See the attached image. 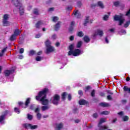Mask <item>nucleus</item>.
Here are the masks:
<instances>
[{
	"label": "nucleus",
	"mask_w": 130,
	"mask_h": 130,
	"mask_svg": "<svg viewBox=\"0 0 130 130\" xmlns=\"http://www.w3.org/2000/svg\"><path fill=\"white\" fill-rule=\"evenodd\" d=\"M48 91V89L47 88H45L42 91L39 92L38 96L36 97V100L41 101L43 105H48V103H49V101L46 99V93Z\"/></svg>",
	"instance_id": "obj_1"
},
{
	"label": "nucleus",
	"mask_w": 130,
	"mask_h": 130,
	"mask_svg": "<svg viewBox=\"0 0 130 130\" xmlns=\"http://www.w3.org/2000/svg\"><path fill=\"white\" fill-rule=\"evenodd\" d=\"M74 48H75V44H71L69 46L70 51L68 52L69 55H72L73 54V56H79L80 54L83 53L81 50L76 49L74 50Z\"/></svg>",
	"instance_id": "obj_2"
},
{
	"label": "nucleus",
	"mask_w": 130,
	"mask_h": 130,
	"mask_svg": "<svg viewBox=\"0 0 130 130\" xmlns=\"http://www.w3.org/2000/svg\"><path fill=\"white\" fill-rule=\"evenodd\" d=\"M13 3L15 7H17L20 15H23L24 14V7L22 5V1L21 0H14Z\"/></svg>",
	"instance_id": "obj_3"
},
{
	"label": "nucleus",
	"mask_w": 130,
	"mask_h": 130,
	"mask_svg": "<svg viewBox=\"0 0 130 130\" xmlns=\"http://www.w3.org/2000/svg\"><path fill=\"white\" fill-rule=\"evenodd\" d=\"M115 21H119V25L121 26L123 24L124 22V18H123V15L120 14V15H115L114 17Z\"/></svg>",
	"instance_id": "obj_4"
},
{
	"label": "nucleus",
	"mask_w": 130,
	"mask_h": 130,
	"mask_svg": "<svg viewBox=\"0 0 130 130\" xmlns=\"http://www.w3.org/2000/svg\"><path fill=\"white\" fill-rule=\"evenodd\" d=\"M60 96L58 94H55L51 99V102L54 104V105H57L59 102Z\"/></svg>",
	"instance_id": "obj_5"
},
{
	"label": "nucleus",
	"mask_w": 130,
	"mask_h": 130,
	"mask_svg": "<svg viewBox=\"0 0 130 130\" xmlns=\"http://www.w3.org/2000/svg\"><path fill=\"white\" fill-rule=\"evenodd\" d=\"M104 34V32H103V30H101V29H96L95 32L92 35V38L93 39H95L96 37L97 36H100L101 37H102Z\"/></svg>",
	"instance_id": "obj_6"
},
{
	"label": "nucleus",
	"mask_w": 130,
	"mask_h": 130,
	"mask_svg": "<svg viewBox=\"0 0 130 130\" xmlns=\"http://www.w3.org/2000/svg\"><path fill=\"white\" fill-rule=\"evenodd\" d=\"M23 126L26 129H37L38 128L37 125H33L31 123H25L23 124Z\"/></svg>",
	"instance_id": "obj_7"
},
{
	"label": "nucleus",
	"mask_w": 130,
	"mask_h": 130,
	"mask_svg": "<svg viewBox=\"0 0 130 130\" xmlns=\"http://www.w3.org/2000/svg\"><path fill=\"white\" fill-rule=\"evenodd\" d=\"M55 49H54V47H53L52 46H48L47 47L46 53L47 54H48L49 53H50L51 52H53Z\"/></svg>",
	"instance_id": "obj_8"
},
{
	"label": "nucleus",
	"mask_w": 130,
	"mask_h": 130,
	"mask_svg": "<svg viewBox=\"0 0 130 130\" xmlns=\"http://www.w3.org/2000/svg\"><path fill=\"white\" fill-rule=\"evenodd\" d=\"M42 25H44V21L40 20L36 24L35 27L37 29H40V26H42Z\"/></svg>",
	"instance_id": "obj_9"
},
{
	"label": "nucleus",
	"mask_w": 130,
	"mask_h": 130,
	"mask_svg": "<svg viewBox=\"0 0 130 130\" xmlns=\"http://www.w3.org/2000/svg\"><path fill=\"white\" fill-rule=\"evenodd\" d=\"M61 25V22L58 21L56 24L54 26V29L55 31H58L60 28V25Z\"/></svg>",
	"instance_id": "obj_10"
},
{
	"label": "nucleus",
	"mask_w": 130,
	"mask_h": 130,
	"mask_svg": "<svg viewBox=\"0 0 130 130\" xmlns=\"http://www.w3.org/2000/svg\"><path fill=\"white\" fill-rule=\"evenodd\" d=\"M62 126H63V125L62 124V123H57L55 125V130H60L62 128Z\"/></svg>",
	"instance_id": "obj_11"
},
{
	"label": "nucleus",
	"mask_w": 130,
	"mask_h": 130,
	"mask_svg": "<svg viewBox=\"0 0 130 130\" xmlns=\"http://www.w3.org/2000/svg\"><path fill=\"white\" fill-rule=\"evenodd\" d=\"M89 23H93V20L90 19V18L89 17H87L86 18V19L84 21V26H86V25H87V24Z\"/></svg>",
	"instance_id": "obj_12"
},
{
	"label": "nucleus",
	"mask_w": 130,
	"mask_h": 130,
	"mask_svg": "<svg viewBox=\"0 0 130 130\" xmlns=\"http://www.w3.org/2000/svg\"><path fill=\"white\" fill-rule=\"evenodd\" d=\"M13 73H14V70H6L5 71L4 74L6 77H8L10 76L11 74H13Z\"/></svg>",
	"instance_id": "obj_13"
},
{
	"label": "nucleus",
	"mask_w": 130,
	"mask_h": 130,
	"mask_svg": "<svg viewBox=\"0 0 130 130\" xmlns=\"http://www.w3.org/2000/svg\"><path fill=\"white\" fill-rule=\"evenodd\" d=\"M5 119H6V114L0 116V122L3 124L5 123Z\"/></svg>",
	"instance_id": "obj_14"
},
{
	"label": "nucleus",
	"mask_w": 130,
	"mask_h": 130,
	"mask_svg": "<svg viewBox=\"0 0 130 130\" xmlns=\"http://www.w3.org/2000/svg\"><path fill=\"white\" fill-rule=\"evenodd\" d=\"M96 6H98V7H99L101 9H104V8H105V7L104 6V4H103V3H102V2L101 1H99L97 3Z\"/></svg>",
	"instance_id": "obj_15"
},
{
	"label": "nucleus",
	"mask_w": 130,
	"mask_h": 130,
	"mask_svg": "<svg viewBox=\"0 0 130 130\" xmlns=\"http://www.w3.org/2000/svg\"><path fill=\"white\" fill-rule=\"evenodd\" d=\"M74 15L76 18H80L81 17V13L78 10L74 12Z\"/></svg>",
	"instance_id": "obj_16"
},
{
	"label": "nucleus",
	"mask_w": 130,
	"mask_h": 130,
	"mask_svg": "<svg viewBox=\"0 0 130 130\" xmlns=\"http://www.w3.org/2000/svg\"><path fill=\"white\" fill-rule=\"evenodd\" d=\"M3 26H8L11 25V22L8 20H3Z\"/></svg>",
	"instance_id": "obj_17"
},
{
	"label": "nucleus",
	"mask_w": 130,
	"mask_h": 130,
	"mask_svg": "<svg viewBox=\"0 0 130 130\" xmlns=\"http://www.w3.org/2000/svg\"><path fill=\"white\" fill-rule=\"evenodd\" d=\"M22 32V30L17 28L14 30V34L16 36H19V35H20V34H21V33Z\"/></svg>",
	"instance_id": "obj_18"
},
{
	"label": "nucleus",
	"mask_w": 130,
	"mask_h": 130,
	"mask_svg": "<svg viewBox=\"0 0 130 130\" xmlns=\"http://www.w3.org/2000/svg\"><path fill=\"white\" fill-rule=\"evenodd\" d=\"M9 18H10V15L7 14H4L3 15V21L8 20Z\"/></svg>",
	"instance_id": "obj_19"
},
{
	"label": "nucleus",
	"mask_w": 130,
	"mask_h": 130,
	"mask_svg": "<svg viewBox=\"0 0 130 130\" xmlns=\"http://www.w3.org/2000/svg\"><path fill=\"white\" fill-rule=\"evenodd\" d=\"M16 39H17V36L14 34L12 35L10 38V40H11V41H14V40H16Z\"/></svg>",
	"instance_id": "obj_20"
},
{
	"label": "nucleus",
	"mask_w": 130,
	"mask_h": 130,
	"mask_svg": "<svg viewBox=\"0 0 130 130\" xmlns=\"http://www.w3.org/2000/svg\"><path fill=\"white\" fill-rule=\"evenodd\" d=\"M100 105H101V106H102L103 107H108L109 106H110L109 104L104 103H101Z\"/></svg>",
	"instance_id": "obj_21"
},
{
	"label": "nucleus",
	"mask_w": 130,
	"mask_h": 130,
	"mask_svg": "<svg viewBox=\"0 0 130 130\" xmlns=\"http://www.w3.org/2000/svg\"><path fill=\"white\" fill-rule=\"evenodd\" d=\"M86 103H87L86 102V101L84 100H81L79 102V104H80V105H85V104H86Z\"/></svg>",
	"instance_id": "obj_22"
},
{
	"label": "nucleus",
	"mask_w": 130,
	"mask_h": 130,
	"mask_svg": "<svg viewBox=\"0 0 130 130\" xmlns=\"http://www.w3.org/2000/svg\"><path fill=\"white\" fill-rule=\"evenodd\" d=\"M123 90L125 92H128V93H130V88L127 87V86H124Z\"/></svg>",
	"instance_id": "obj_23"
},
{
	"label": "nucleus",
	"mask_w": 130,
	"mask_h": 130,
	"mask_svg": "<svg viewBox=\"0 0 130 130\" xmlns=\"http://www.w3.org/2000/svg\"><path fill=\"white\" fill-rule=\"evenodd\" d=\"M27 118L28 119V120H32L33 119V115L30 114H27Z\"/></svg>",
	"instance_id": "obj_24"
},
{
	"label": "nucleus",
	"mask_w": 130,
	"mask_h": 130,
	"mask_svg": "<svg viewBox=\"0 0 130 130\" xmlns=\"http://www.w3.org/2000/svg\"><path fill=\"white\" fill-rule=\"evenodd\" d=\"M7 51V48H4L2 50V52L0 53V57L4 56V53Z\"/></svg>",
	"instance_id": "obj_25"
},
{
	"label": "nucleus",
	"mask_w": 130,
	"mask_h": 130,
	"mask_svg": "<svg viewBox=\"0 0 130 130\" xmlns=\"http://www.w3.org/2000/svg\"><path fill=\"white\" fill-rule=\"evenodd\" d=\"M84 40L85 42L88 43L90 41V38H89L88 36H85L84 37Z\"/></svg>",
	"instance_id": "obj_26"
},
{
	"label": "nucleus",
	"mask_w": 130,
	"mask_h": 130,
	"mask_svg": "<svg viewBox=\"0 0 130 130\" xmlns=\"http://www.w3.org/2000/svg\"><path fill=\"white\" fill-rule=\"evenodd\" d=\"M46 47H48V46H51V42L49 41V40H47L45 42Z\"/></svg>",
	"instance_id": "obj_27"
},
{
	"label": "nucleus",
	"mask_w": 130,
	"mask_h": 130,
	"mask_svg": "<svg viewBox=\"0 0 130 130\" xmlns=\"http://www.w3.org/2000/svg\"><path fill=\"white\" fill-rule=\"evenodd\" d=\"M49 109V107L47 106H44L42 107V110H43V111H45V110H47V109Z\"/></svg>",
	"instance_id": "obj_28"
},
{
	"label": "nucleus",
	"mask_w": 130,
	"mask_h": 130,
	"mask_svg": "<svg viewBox=\"0 0 130 130\" xmlns=\"http://www.w3.org/2000/svg\"><path fill=\"white\" fill-rule=\"evenodd\" d=\"M83 44V42L82 41H79L78 42L77 45V47L78 48H80V47H81V46H82V45Z\"/></svg>",
	"instance_id": "obj_29"
},
{
	"label": "nucleus",
	"mask_w": 130,
	"mask_h": 130,
	"mask_svg": "<svg viewBox=\"0 0 130 130\" xmlns=\"http://www.w3.org/2000/svg\"><path fill=\"white\" fill-rule=\"evenodd\" d=\"M53 22H56L57 21H58V17L57 16H53L52 17Z\"/></svg>",
	"instance_id": "obj_30"
},
{
	"label": "nucleus",
	"mask_w": 130,
	"mask_h": 130,
	"mask_svg": "<svg viewBox=\"0 0 130 130\" xmlns=\"http://www.w3.org/2000/svg\"><path fill=\"white\" fill-rule=\"evenodd\" d=\"M30 100H31V99L30 98H28L27 99L26 102H25V106H28V104H29V103H30Z\"/></svg>",
	"instance_id": "obj_31"
},
{
	"label": "nucleus",
	"mask_w": 130,
	"mask_h": 130,
	"mask_svg": "<svg viewBox=\"0 0 130 130\" xmlns=\"http://www.w3.org/2000/svg\"><path fill=\"white\" fill-rule=\"evenodd\" d=\"M77 35L79 37H83V36H84V33H83L82 31H79L77 33Z\"/></svg>",
	"instance_id": "obj_32"
},
{
	"label": "nucleus",
	"mask_w": 130,
	"mask_h": 130,
	"mask_svg": "<svg viewBox=\"0 0 130 130\" xmlns=\"http://www.w3.org/2000/svg\"><path fill=\"white\" fill-rule=\"evenodd\" d=\"M34 14H35V15H39V11L38 9H34Z\"/></svg>",
	"instance_id": "obj_33"
},
{
	"label": "nucleus",
	"mask_w": 130,
	"mask_h": 130,
	"mask_svg": "<svg viewBox=\"0 0 130 130\" xmlns=\"http://www.w3.org/2000/svg\"><path fill=\"white\" fill-rule=\"evenodd\" d=\"M129 24H130V21H127L124 25V27H125V28H127V27H128V26L129 25Z\"/></svg>",
	"instance_id": "obj_34"
},
{
	"label": "nucleus",
	"mask_w": 130,
	"mask_h": 130,
	"mask_svg": "<svg viewBox=\"0 0 130 130\" xmlns=\"http://www.w3.org/2000/svg\"><path fill=\"white\" fill-rule=\"evenodd\" d=\"M108 18H109V16L107 15H105L104 17H103V20L104 21H107V20H108Z\"/></svg>",
	"instance_id": "obj_35"
},
{
	"label": "nucleus",
	"mask_w": 130,
	"mask_h": 130,
	"mask_svg": "<svg viewBox=\"0 0 130 130\" xmlns=\"http://www.w3.org/2000/svg\"><path fill=\"white\" fill-rule=\"evenodd\" d=\"M42 57L37 56L36 58V60H37V61H41V60H42Z\"/></svg>",
	"instance_id": "obj_36"
},
{
	"label": "nucleus",
	"mask_w": 130,
	"mask_h": 130,
	"mask_svg": "<svg viewBox=\"0 0 130 130\" xmlns=\"http://www.w3.org/2000/svg\"><path fill=\"white\" fill-rule=\"evenodd\" d=\"M66 96H67V92H64L62 94V99L64 100L66 99Z\"/></svg>",
	"instance_id": "obj_37"
},
{
	"label": "nucleus",
	"mask_w": 130,
	"mask_h": 130,
	"mask_svg": "<svg viewBox=\"0 0 130 130\" xmlns=\"http://www.w3.org/2000/svg\"><path fill=\"white\" fill-rule=\"evenodd\" d=\"M37 116L38 119H39V120H40V119H41V114H40V113H37Z\"/></svg>",
	"instance_id": "obj_38"
},
{
	"label": "nucleus",
	"mask_w": 130,
	"mask_h": 130,
	"mask_svg": "<svg viewBox=\"0 0 130 130\" xmlns=\"http://www.w3.org/2000/svg\"><path fill=\"white\" fill-rule=\"evenodd\" d=\"M35 54V51L34 50H31L29 52V56H32V55H34Z\"/></svg>",
	"instance_id": "obj_39"
},
{
	"label": "nucleus",
	"mask_w": 130,
	"mask_h": 130,
	"mask_svg": "<svg viewBox=\"0 0 130 130\" xmlns=\"http://www.w3.org/2000/svg\"><path fill=\"white\" fill-rule=\"evenodd\" d=\"M101 114H105V115H107L108 114H109V112L107 111H104L101 113Z\"/></svg>",
	"instance_id": "obj_40"
},
{
	"label": "nucleus",
	"mask_w": 130,
	"mask_h": 130,
	"mask_svg": "<svg viewBox=\"0 0 130 130\" xmlns=\"http://www.w3.org/2000/svg\"><path fill=\"white\" fill-rule=\"evenodd\" d=\"M122 119L124 121H127L128 120V117L125 116L122 117Z\"/></svg>",
	"instance_id": "obj_41"
},
{
	"label": "nucleus",
	"mask_w": 130,
	"mask_h": 130,
	"mask_svg": "<svg viewBox=\"0 0 130 130\" xmlns=\"http://www.w3.org/2000/svg\"><path fill=\"white\" fill-rule=\"evenodd\" d=\"M91 96H92V97H94L95 96V90L93 89L91 91Z\"/></svg>",
	"instance_id": "obj_42"
},
{
	"label": "nucleus",
	"mask_w": 130,
	"mask_h": 130,
	"mask_svg": "<svg viewBox=\"0 0 130 130\" xmlns=\"http://www.w3.org/2000/svg\"><path fill=\"white\" fill-rule=\"evenodd\" d=\"M39 111H40V109L38 107L35 110V112H36V113H39Z\"/></svg>",
	"instance_id": "obj_43"
},
{
	"label": "nucleus",
	"mask_w": 130,
	"mask_h": 130,
	"mask_svg": "<svg viewBox=\"0 0 130 130\" xmlns=\"http://www.w3.org/2000/svg\"><path fill=\"white\" fill-rule=\"evenodd\" d=\"M119 5V2H116L114 3V6H115V7H118Z\"/></svg>",
	"instance_id": "obj_44"
},
{
	"label": "nucleus",
	"mask_w": 130,
	"mask_h": 130,
	"mask_svg": "<svg viewBox=\"0 0 130 130\" xmlns=\"http://www.w3.org/2000/svg\"><path fill=\"white\" fill-rule=\"evenodd\" d=\"M14 111L16 112V113H20V110H19V109L17 108H14Z\"/></svg>",
	"instance_id": "obj_45"
},
{
	"label": "nucleus",
	"mask_w": 130,
	"mask_h": 130,
	"mask_svg": "<svg viewBox=\"0 0 130 130\" xmlns=\"http://www.w3.org/2000/svg\"><path fill=\"white\" fill-rule=\"evenodd\" d=\"M108 32H110L111 33H113L114 32V28L109 29Z\"/></svg>",
	"instance_id": "obj_46"
},
{
	"label": "nucleus",
	"mask_w": 130,
	"mask_h": 130,
	"mask_svg": "<svg viewBox=\"0 0 130 130\" xmlns=\"http://www.w3.org/2000/svg\"><path fill=\"white\" fill-rule=\"evenodd\" d=\"M74 40H75V37L74 36H71L70 37V40H71V41H73Z\"/></svg>",
	"instance_id": "obj_47"
},
{
	"label": "nucleus",
	"mask_w": 130,
	"mask_h": 130,
	"mask_svg": "<svg viewBox=\"0 0 130 130\" xmlns=\"http://www.w3.org/2000/svg\"><path fill=\"white\" fill-rule=\"evenodd\" d=\"M51 39H52V40H55V39H56V35H54L52 36Z\"/></svg>",
	"instance_id": "obj_48"
},
{
	"label": "nucleus",
	"mask_w": 130,
	"mask_h": 130,
	"mask_svg": "<svg viewBox=\"0 0 130 130\" xmlns=\"http://www.w3.org/2000/svg\"><path fill=\"white\" fill-rule=\"evenodd\" d=\"M93 117H94V118H97V117H98V114L96 113H94L93 114Z\"/></svg>",
	"instance_id": "obj_49"
},
{
	"label": "nucleus",
	"mask_w": 130,
	"mask_h": 130,
	"mask_svg": "<svg viewBox=\"0 0 130 130\" xmlns=\"http://www.w3.org/2000/svg\"><path fill=\"white\" fill-rule=\"evenodd\" d=\"M19 53L22 54V53H24V48H21L19 50Z\"/></svg>",
	"instance_id": "obj_50"
},
{
	"label": "nucleus",
	"mask_w": 130,
	"mask_h": 130,
	"mask_svg": "<svg viewBox=\"0 0 130 130\" xmlns=\"http://www.w3.org/2000/svg\"><path fill=\"white\" fill-rule=\"evenodd\" d=\"M107 93L108 94H110V95H113V93H112V92H111V91H110V90H107Z\"/></svg>",
	"instance_id": "obj_51"
},
{
	"label": "nucleus",
	"mask_w": 130,
	"mask_h": 130,
	"mask_svg": "<svg viewBox=\"0 0 130 130\" xmlns=\"http://www.w3.org/2000/svg\"><path fill=\"white\" fill-rule=\"evenodd\" d=\"M35 107V105H31L30 107V109H31L32 110H33V109H34V108Z\"/></svg>",
	"instance_id": "obj_52"
},
{
	"label": "nucleus",
	"mask_w": 130,
	"mask_h": 130,
	"mask_svg": "<svg viewBox=\"0 0 130 130\" xmlns=\"http://www.w3.org/2000/svg\"><path fill=\"white\" fill-rule=\"evenodd\" d=\"M41 37V35L39 34L36 36V38H40Z\"/></svg>",
	"instance_id": "obj_53"
},
{
	"label": "nucleus",
	"mask_w": 130,
	"mask_h": 130,
	"mask_svg": "<svg viewBox=\"0 0 130 130\" xmlns=\"http://www.w3.org/2000/svg\"><path fill=\"white\" fill-rule=\"evenodd\" d=\"M82 2H78L77 3V5L78 6V7H81L82 6Z\"/></svg>",
	"instance_id": "obj_54"
},
{
	"label": "nucleus",
	"mask_w": 130,
	"mask_h": 130,
	"mask_svg": "<svg viewBox=\"0 0 130 130\" xmlns=\"http://www.w3.org/2000/svg\"><path fill=\"white\" fill-rule=\"evenodd\" d=\"M112 98H111V96L110 95L107 96V100H111Z\"/></svg>",
	"instance_id": "obj_55"
},
{
	"label": "nucleus",
	"mask_w": 130,
	"mask_h": 130,
	"mask_svg": "<svg viewBox=\"0 0 130 130\" xmlns=\"http://www.w3.org/2000/svg\"><path fill=\"white\" fill-rule=\"evenodd\" d=\"M68 100H72V95L70 94H68Z\"/></svg>",
	"instance_id": "obj_56"
},
{
	"label": "nucleus",
	"mask_w": 130,
	"mask_h": 130,
	"mask_svg": "<svg viewBox=\"0 0 130 130\" xmlns=\"http://www.w3.org/2000/svg\"><path fill=\"white\" fill-rule=\"evenodd\" d=\"M81 120H79V119H76L75 120V123H79V122H80Z\"/></svg>",
	"instance_id": "obj_57"
},
{
	"label": "nucleus",
	"mask_w": 130,
	"mask_h": 130,
	"mask_svg": "<svg viewBox=\"0 0 130 130\" xmlns=\"http://www.w3.org/2000/svg\"><path fill=\"white\" fill-rule=\"evenodd\" d=\"M89 89H91V87H90V86H87V87H86L85 91L87 92V91H88V90H89Z\"/></svg>",
	"instance_id": "obj_58"
},
{
	"label": "nucleus",
	"mask_w": 130,
	"mask_h": 130,
	"mask_svg": "<svg viewBox=\"0 0 130 130\" xmlns=\"http://www.w3.org/2000/svg\"><path fill=\"white\" fill-rule=\"evenodd\" d=\"M116 121H117V119L115 118V119H114L113 120V121H112V123H115V122Z\"/></svg>",
	"instance_id": "obj_59"
},
{
	"label": "nucleus",
	"mask_w": 130,
	"mask_h": 130,
	"mask_svg": "<svg viewBox=\"0 0 130 130\" xmlns=\"http://www.w3.org/2000/svg\"><path fill=\"white\" fill-rule=\"evenodd\" d=\"M78 94H79V95H83V91H82V90L78 91Z\"/></svg>",
	"instance_id": "obj_60"
},
{
	"label": "nucleus",
	"mask_w": 130,
	"mask_h": 130,
	"mask_svg": "<svg viewBox=\"0 0 130 130\" xmlns=\"http://www.w3.org/2000/svg\"><path fill=\"white\" fill-rule=\"evenodd\" d=\"M100 96H102V97H103L104 96H105V93H104V92H101Z\"/></svg>",
	"instance_id": "obj_61"
},
{
	"label": "nucleus",
	"mask_w": 130,
	"mask_h": 130,
	"mask_svg": "<svg viewBox=\"0 0 130 130\" xmlns=\"http://www.w3.org/2000/svg\"><path fill=\"white\" fill-rule=\"evenodd\" d=\"M121 32L123 34H125V33H126V32L125 30H121Z\"/></svg>",
	"instance_id": "obj_62"
},
{
	"label": "nucleus",
	"mask_w": 130,
	"mask_h": 130,
	"mask_svg": "<svg viewBox=\"0 0 130 130\" xmlns=\"http://www.w3.org/2000/svg\"><path fill=\"white\" fill-rule=\"evenodd\" d=\"M48 11L49 12H52V11H53V8H49Z\"/></svg>",
	"instance_id": "obj_63"
},
{
	"label": "nucleus",
	"mask_w": 130,
	"mask_h": 130,
	"mask_svg": "<svg viewBox=\"0 0 130 130\" xmlns=\"http://www.w3.org/2000/svg\"><path fill=\"white\" fill-rule=\"evenodd\" d=\"M55 45H56V46H59V43H58V42L56 43Z\"/></svg>",
	"instance_id": "obj_64"
}]
</instances>
